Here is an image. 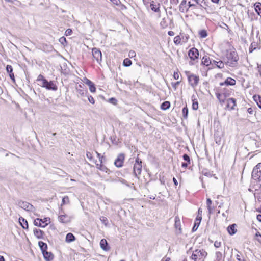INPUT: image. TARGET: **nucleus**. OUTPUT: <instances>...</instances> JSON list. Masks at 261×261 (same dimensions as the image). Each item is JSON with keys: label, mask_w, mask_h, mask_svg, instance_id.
<instances>
[{"label": "nucleus", "mask_w": 261, "mask_h": 261, "mask_svg": "<svg viewBox=\"0 0 261 261\" xmlns=\"http://www.w3.org/2000/svg\"><path fill=\"white\" fill-rule=\"evenodd\" d=\"M227 61L226 64L230 67H234L238 63L239 56L235 51L228 52L226 55Z\"/></svg>", "instance_id": "nucleus-1"}, {"label": "nucleus", "mask_w": 261, "mask_h": 261, "mask_svg": "<svg viewBox=\"0 0 261 261\" xmlns=\"http://www.w3.org/2000/svg\"><path fill=\"white\" fill-rule=\"evenodd\" d=\"M142 161L137 156L135 160V163L134 165V174L135 177L139 178V175L141 174L142 171Z\"/></svg>", "instance_id": "nucleus-2"}, {"label": "nucleus", "mask_w": 261, "mask_h": 261, "mask_svg": "<svg viewBox=\"0 0 261 261\" xmlns=\"http://www.w3.org/2000/svg\"><path fill=\"white\" fill-rule=\"evenodd\" d=\"M188 76V82L193 88L195 87L198 84L199 77L198 76L190 73V71H186Z\"/></svg>", "instance_id": "nucleus-3"}, {"label": "nucleus", "mask_w": 261, "mask_h": 261, "mask_svg": "<svg viewBox=\"0 0 261 261\" xmlns=\"http://www.w3.org/2000/svg\"><path fill=\"white\" fill-rule=\"evenodd\" d=\"M252 177L254 180L261 181V163H258L253 169Z\"/></svg>", "instance_id": "nucleus-4"}, {"label": "nucleus", "mask_w": 261, "mask_h": 261, "mask_svg": "<svg viewBox=\"0 0 261 261\" xmlns=\"http://www.w3.org/2000/svg\"><path fill=\"white\" fill-rule=\"evenodd\" d=\"M38 84L42 87L45 88L49 90L56 91L58 89L57 86L51 81L44 80L43 83Z\"/></svg>", "instance_id": "nucleus-5"}, {"label": "nucleus", "mask_w": 261, "mask_h": 261, "mask_svg": "<svg viewBox=\"0 0 261 261\" xmlns=\"http://www.w3.org/2000/svg\"><path fill=\"white\" fill-rule=\"evenodd\" d=\"M207 255V252L203 249H196L193 252L191 258L193 260L196 261L198 258L200 259L203 257H205Z\"/></svg>", "instance_id": "nucleus-6"}, {"label": "nucleus", "mask_w": 261, "mask_h": 261, "mask_svg": "<svg viewBox=\"0 0 261 261\" xmlns=\"http://www.w3.org/2000/svg\"><path fill=\"white\" fill-rule=\"evenodd\" d=\"M92 55L93 58L98 63H100L102 61V54L101 51L97 48H93L92 49Z\"/></svg>", "instance_id": "nucleus-7"}, {"label": "nucleus", "mask_w": 261, "mask_h": 261, "mask_svg": "<svg viewBox=\"0 0 261 261\" xmlns=\"http://www.w3.org/2000/svg\"><path fill=\"white\" fill-rule=\"evenodd\" d=\"M76 90L77 92V95L79 97H86L88 95L87 90L84 88L81 85H79L77 86L76 87Z\"/></svg>", "instance_id": "nucleus-8"}, {"label": "nucleus", "mask_w": 261, "mask_h": 261, "mask_svg": "<svg viewBox=\"0 0 261 261\" xmlns=\"http://www.w3.org/2000/svg\"><path fill=\"white\" fill-rule=\"evenodd\" d=\"M17 205L21 208L27 211H32L34 208L33 205L29 203L22 201H18Z\"/></svg>", "instance_id": "nucleus-9"}, {"label": "nucleus", "mask_w": 261, "mask_h": 261, "mask_svg": "<svg viewBox=\"0 0 261 261\" xmlns=\"http://www.w3.org/2000/svg\"><path fill=\"white\" fill-rule=\"evenodd\" d=\"M188 56L191 60L194 61L198 58L199 51L197 48L193 47L189 50Z\"/></svg>", "instance_id": "nucleus-10"}, {"label": "nucleus", "mask_w": 261, "mask_h": 261, "mask_svg": "<svg viewBox=\"0 0 261 261\" xmlns=\"http://www.w3.org/2000/svg\"><path fill=\"white\" fill-rule=\"evenodd\" d=\"M124 160V154L123 153H120L117 156L114 162V164L117 167H121L123 165Z\"/></svg>", "instance_id": "nucleus-11"}, {"label": "nucleus", "mask_w": 261, "mask_h": 261, "mask_svg": "<svg viewBox=\"0 0 261 261\" xmlns=\"http://www.w3.org/2000/svg\"><path fill=\"white\" fill-rule=\"evenodd\" d=\"M47 219V218H45L43 219L37 218L34 220V224L35 226L38 227H45L47 225L46 223Z\"/></svg>", "instance_id": "nucleus-12"}, {"label": "nucleus", "mask_w": 261, "mask_h": 261, "mask_svg": "<svg viewBox=\"0 0 261 261\" xmlns=\"http://www.w3.org/2000/svg\"><path fill=\"white\" fill-rule=\"evenodd\" d=\"M236 106V100L233 98H229L227 99L226 107L230 110H233Z\"/></svg>", "instance_id": "nucleus-13"}, {"label": "nucleus", "mask_w": 261, "mask_h": 261, "mask_svg": "<svg viewBox=\"0 0 261 261\" xmlns=\"http://www.w3.org/2000/svg\"><path fill=\"white\" fill-rule=\"evenodd\" d=\"M236 80L231 77H228L224 81V82L221 83L220 84L221 86L223 85H227V86H233L236 84Z\"/></svg>", "instance_id": "nucleus-14"}, {"label": "nucleus", "mask_w": 261, "mask_h": 261, "mask_svg": "<svg viewBox=\"0 0 261 261\" xmlns=\"http://www.w3.org/2000/svg\"><path fill=\"white\" fill-rule=\"evenodd\" d=\"M100 246L101 249L105 251H108L110 249L107 240L105 239L101 240Z\"/></svg>", "instance_id": "nucleus-15"}, {"label": "nucleus", "mask_w": 261, "mask_h": 261, "mask_svg": "<svg viewBox=\"0 0 261 261\" xmlns=\"http://www.w3.org/2000/svg\"><path fill=\"white\" fill-rule=\"evenodd\" d=\"M42 253L45 260L46 261H51L53 259L54 255L51 252H48L47 250H46Z\"/></svg>", "instance_id": "nucleus-16"}, {"label": "nucleus", "mask_w": 261, "mask_h": 261, "mask_svg": "<svg viewBox=\"0 0 261 261\" xmlns=\"http://www.w3.org/2000/svg\"><path fill=\"white\" fill-rule=\"evenodd\" d=\"M202 64L208 66L212 64V59H211L208 56H204L202 59Z\"/></svg>", "instance_id": "nucleus-17"}, {"label": "nucleus", "mask_w": 261, "mask_h": 261, "mask_svg": "<svg viewBox=\"0 0 261 261\" xmlns=\"http://www.w3.org/2000/svg\"><path fill=\"white\" fill-rule=\"evenodd\" d=\"M58 220L60 222L66 223L70 221L69 217L66 215H61L58 217Z\"/></svg>", "instance_id": "nucleus-18"}, {"label": "nucleus", "mask_w": 261, "mask_h": 261, "mask_svg": "<svg viewBox=\"0 0 261 261\" xmlns=\"http://www.w3.org/2000/svg\"><path fill=\"white\" fill-rule=\"evenodd\" d=\"M33 231L34 235L38 239H42L43 238L44 232L43 231L37 228H34Z\"/></svg>", "instance_id": "nucleus-19"}, {"label": "nucleus", "mask_w": 261, "mask_h": 261, "mask_svg": "<svg viewBox=\"0 0 261 261\" xmlns=\"http://www.w3.org/2000/svg\"><path fill=\"white\" fill-rule=\"evenodd\" d=\"M236 226L237 225L236 224H233L232 225H229L227 227V231L230 235H233L236 233V232H237V229H236Z\"/></svg>", "instance_id": "nucleus-20"}, {"label": "nucleus", "mask_w": 261, "mask_h": 261, "mask_svg": "<svg viewBox=\"0 0 261 261\" xmlns=\"http://www.w3.org/2000/svg\"><path fill=\"white\" fill-rule=\"evenodd\" d=\"M19 222L21 226L23 229L28 228V224L27 221L22 217H20L19 219Z\"/></svg>", "instance_id": "nucleus-21"}, {"label": "nucleus", "mask_w": 261, "mask_h": 261, "mask_svg": "<svg viewBox=\"0 0 261 261\" xmlns=\"http://www.w3.org/2000/svg\"><path fill=\"white\" fill-rule=\"evenodd\" d=\"M187 3H188V6L189 8L196 7V4L195 3H192L191 0H182L180 5L186 6Z\"/></svg>", "instance_id": "nucleus-22"}, {"label": "nucleus", "mask_w": 261, "mask_h": 261, "mask_svg": "<svg viewBox=\"0 0 261 261\" xmlns=\"http://www.w3.org/2000/svg\"><path fill=\"white\" fill-rule=\"evenodd\" d=\"M195 2V4L198 5L200 8L206 9L207 5L206 2H204V0H193Z\"/></svg>", "instance_id": "nucleus-23"}, {"label": "nucleus", "mask_w": 261, "mask_h": 261, "mask_svg": "<svg viewBox=\"0 0 261 261\" xmlns=\"http://www.w3.org/2000/svg\"><path fill=\"white\" fill-rule=\"evenodd\" d=\"M150 8L152 11L158 12L160 11V4H154V2H152L150 4Z\"/></svg>", "instance_id": "nucleus-24"}, {"label": "nucleus", "mask_w": 261, "mask_h": 261, "mask_svg": "<svg viewBox=\"0 0 261 261\" xmlns=\"http://www.w3.org/2000/svg\"><path fill=\"white\" fill-rule=\"evenodd\" d=\"M212 65H215L218 68L220 69H222L224 67V63L222 61H216L214 60H212Z\"/></svg>", "instance_id": "nucleus-25"}, {"label": "nucleus", "mask_w": 261, "mask_h": 261, "mask_svg": "<svg viewBox=\"0 0 261 261\" xmlns=\"http://www.w3.org/2000/svg\"><path fill=\"white\" fill-rule=\"evenodd\" d=\"M75 238L74 236L71 233H68L66 236V241L67 242H71L75 240Z\"/></svg>", "instance_id": "nucleus-26"}, {"label": "nucleus", "mask_w": 261, "mask_h": 261, "mask_svg": "<svg viewBox=\"0 0 261 261\" xmlns=\"http://www.w3.org/2000/svg\"><path fill=\"white\" fill-rule=\"evenodd\" d=\"M254 8L257 14L261 16V3L259 2L256 3L254 4Z\"/></svg>", "instance_id": "nucleus-27"}, {"label": "nucleus", "mask_w": 261, "mask_h": 261, "mask_svg": "<svg viewBox=\"0 0 261 261\" xmlns=\"http://www.w3.org/2000/svg\"><path fill=\"white\" fill-rule=\"evenodd\" d=\"M38 245L41 249L42 252L47 250V245L45 243H44L42 241H39L38 243Z\"/></svg>", "instance_id": "nucleus-28"}, {"label": "nucleus", "mask_w": 261, "mask_h": 261, "mask_svg": "<svg viewBox=\"0 0 261 261\" xmlns=\"http://www.w3.org/2000/svg\"><path fill=\"white\" fill-rule=\"evenodd\" d=\"M170 107V103L169 101H166L163 102L161 106V109L164 110L168 109Z\"/></svg>", "instance_id": "nucleus-29"}, {"label": "nucleus", "mask_w": 261, "mask_h": 261, "mask_svg": "<svg viewBox=\"0 0 261 261\" xmlns=\"http://www.w3.org/2000/svg\"><path fill=\"white\" fill-rule=\"evenodd\" d=\"M253 99L256 102L258 107L261 109V96L260 95H254Z\"/></svg>", "instance_id": "nucleus-30"}, {"label": "nucleus", "mask_w": 261, "mask_h": 261, "mask_svg": "<svg viewBox=\"0 0 261 261\" xmlns=\"http://www.w3.org/2000/svg\"><path fill=\"white\" fill-rule=\"evenodd\" d=\"M175 227L176 229H179L180 231L181 230L180 219L177 216L175 218Z\"/></svg>", "instance_id": "nucleus-31"}, {"label": "nucleus", "mask_w": 261, "mask_h": 261, "mask_svg": "<svg viewBox=\"0 0 261 261\" xmlns=\"http://www.w3.org/2000/svg\"><path fill=\"white\" fill-rule=\"evenodd\" d=\"M193 96H192V98ZM193 103H192V109L194 110H197L198 109V101L196 99H193Z\"/></svg>", "instance_id": "nucleus-32"}, {"label": "nucleus", "mask_w": 261, "mask_h": 261, "mask_svg": "<svg viewBox=\"0 0 261 261\" xmlns=\"http://www.w3.org/2000/svg\"><path fill=\"white\" fill-rule=\"evenodd\" d=\"M132 64V61L128 58H126L123 60V65L125 67H129Z\"/></svg>", "instance_id": "nucleus-33"}, {"label": "nucleus", "mask_w": 261, "mask_h": 261, "mask_svg": "<svg viewBox=\"0 0 261 261\" xmlns=\"http://www.w3.org/2000/svg\"><path fill=\"white\" fill-rule=\"evenodd\" d=\"M182 113L183 117L185 119H187L188 115V109L187 107L182 108Z\"/></svg>", "instance_id": "nucleus-34"}, {"label": "nucleus", "mask_w": 261, "mask_h": 261, "mask_svg": "<svg viewBox=\"0 0 261 261\" xmlns=\"http://www.w3.org/2000/svg\"><path fill=\"white\" fill-rule=\"evenodd\" d=\"M255 239L258 243H261V234L259 232L257 231L255 235Z\"/></svg>", "instance_id": "nucleus-35"}, {"label": "nucleus", "mask_w": 261, "mask_h": 261, "mask_svg": "<svg viewBox=\"0 0 261 261\" xmlns=\"http://www.w3.org/2000/svg\"><path fill=\"white\" fill-rule=\"evenodd\" d=\"M199 34L201 38H205L207 36V32L204 30L200 31Z\"/></svg>", "instance_id": "nucleus-36"}, {"label": "nucleus", "mask_w": 261, "mask_h": 261, "mask_svg": "<svg viewBox=\"0 0 261 261\" xmlns=\"http://www.w3.org/2000/svg\"><path fill=\"white\" fill-rule=\"evenodd\" d=\"M44 80H46L42 74H39L37 77V81L42 83L44 82Z\"/></svg>", "instance_id": "nucleus-37"}, {"label": "nucleus", "mask_w": 261, "mask_h": 261, "mask_svg": "<svg viewBox=\"0 0 261 261\" xmlns=\"http://www.w3.org/2000/svg\"><path fill=\"white\" fill-rule=\"evenodd\" d=\"M174 42L175 44H178L181 42V38L179 36H177L174 38Z\"/></svg>", "instance_id": "nucleus-38"}, {"label": "nucleus", "mask_w": 261, "mask_h": 261, "mask_svg": "<svg viewBox=\"0 0 261 261\" xmlns=\"http://www.w3.org/2000/svg\"><path fill=\"white\" fill-rule=\"evenodd\" d=\"M6 71L8 74L13 72V67L11 65H7L6 66Z\"/></svg>", "instance_id": "nucleus-39"}, {"label": "nucleus", "mask_w": 261, "mask_h": 261, "mask_svg": "<svg viewBox=\"0 0 261 261\" xmlns=\"http://www.w3.org/2000/svg\"><path fill=\"white\" fill-rule=\"evenodd\" d=\"M189 8V7L187 8L185 6L179 5V11L181 12H187Z\"/></svg>", "instance_id": "nucleus-40"}, {"label": "nucleus", "mask_w": 261, "mask_h": 261, "mask_svg": "<svg viewBox=\"0 0 261 261\" xmlns=\"http://www.w3.org/2000/svg\"><path fill=\"white\" fill-rule=\"evenodd\" d=\"M89 90L91 92H95L96 91V88L95 85L93 83L91 85L89 86Z\"/></svg>", "instance_id": "nucleus-41"}, {"label": "nucleus", "mask_w": 261, "mask_h": 261, "mask_svg": "<svg viewBox=\"0 0 261 261\" xmlns=\"http://www.w3.org/2000/svg\"><path fill=\"white\" fill-rule=\"evenodd\" d=\"M183 159L186 161L187 163H188L189 164H190V158L189 157V156L187 154H184L183 155Z\"/></svg>", "instance_id": "nucleus-42"}, {"label": "nucleus", "mask_w": 261, "mask_h": 261, "mask_svg": "<svg viewBox=\"0 0 261 261\" xmlns=\"http://www.w3.org/2000/svg\"><path fill=\"white\" fill-rule=\"evenodd\" d=\"M86 97H88V99L89 102H90L92 104L95 103V100L92 96L87 95Z\"/></svg>", "instance_id": "nucleus-43"}, {"label": "nucleus", "mask_w": 261, "mask_h": 261, "mask_svg": "<svg viewBox=\"0 0 261 261\" xmlns=\"http://www.w3.org/2000/svg\"><path fill=\"white\" fill-rule=\"evenodd\" d=\"M100 221L103 223L105 225H106L108 223V219L106 217L102 216L100 218Z\"/></svg>", "instance_id": "nucleus-44"}, {"label": "nucleus", "mask_w": 261, "mask_h": 261, "mask_svg": "<svg viewBox=\"0 0 261 261\" xmlns=\"http://www.w3.org/2000/svg\"><path fill=\"white\" fill-rule=\"evenodd\" d=\"M69 198L68 196H64L63 199H62V204H66V203H68L69 202Z\"/></svg>", "instance_id": "nucleus-45"}, {"label": "nucleus", "mask_w": 261, "mask_h": 261, "mask_svg": "<svg viewBox=\"0 0 261 261\" xmlns=\"http://www.w3.org/2000/svg\"><path fill=\"white\" fill-rule=\"evenodd\" d=\"M59 42L62 44L65 45V43L67 42L65 37H62L59 39Z\"/></svg>", "instance_id": "nucleus-46"}, {"label": "nucleus", "mask_w": 261, "mask_h": 261, "mask_svg": "<svg viewBox=\"0 0 261 261\" xmlns=\"http://www.w3.org/2000/svg\"><path fill=\"white\" fill-rule=\"evenodd\" d=\"M109 101L112 104L116 105L117 100L116 98L112 97L109 99Z\"/></svg>", "instance_id": "nucleus-47"}, {"label": "nucleus", "mask_w": 261, "mask_h": 261, "mask_svg": "<svg viewBox=\"0 0 261 261\" xmlns=\"http://www.w3.org/2000/svg\"><path fill=\"white\" fill-rule=\"evenodd\" d=\"M100 170L103 171V172H105L106 173H107L109 171V169L106 167V166H104V165H102L100 167Z\"/></svg>", "instance_id": "nucleus-48"}, {"label": "nucleus", "mask_w": 261, "mask_h": 261, "mask_svg": "<svg viewBox=\"0 0 261 261\" xmlns=\"http://www.w3.org/2000/svg\"><path fill=\"white\" fill-rule=\"evenodd\" d=\"M72 33V31L71 29H68L66 30L65 32V35L66 36H70L71 35Z\"/></svg>", "instance_id": "nucleus-49"}, {"label": "nucleus", "mask_w": 261, "mask_h": 261, "mask_svg": "<svg viewBox=\"0 0 261 261\" xmlns=\"http://www.w3.org/2000/svg\"><path fill=\"white\" fill-rule=\"evenodd\" d=\"M216 96L218 100H219V98H221V99H225V98L223 97V95L221 93H216Z\"/></svg>", "instance_id": "nucleus-50"}, {"label": "nucleus", "mask_w": 261, "mask_h": 261, "mask_svg": "<svg viewBox=\"0 0 261 261\" xmlns=\"http://www.w3.org/2000/svg\"><path fill=\"white\" fill-rule=\"evenodd\" d=\"M202 220V216H200V215H198L196 219V221H198L197 222V224H198V226H199V224L200 223V222Z\"/></svg>", "instance_id": "nucleus-51"}, {"label": "nucleus", "mask_w": 261, "mask_h": 261, "mask_svg": "<svg viewBox=\"0 0 261 261\" xmlns=\"http://www.w3.org/2000/svg\"><path fill=\"white\" fill-rule=\"evenodd\" d=\"M221 243L218 241H216L214 243V246L216 248H219L221 246Z\"/></svg>", "instance_id": "nucleus-52"}, {"label": "nucleus", "mask_w": 261, "mask_h": 261, "mask_svg": "<svg viewBox=\"0 0 261 261\" xmlns=\"http://www.w3.org/2000/svg\"><path fill=\"white\" fill-rule=\"evenodd\" d=\"M85 83L86 85H87L88 86L90 85H91L93 82L92 81H91L90 80L87 79V78H85Z\"/></svg>", "instance_id": "nucleus-53"}, {"label": "nucleus", "mask_w": 261, "mask_h": 261, "mask_svg": "<svg viewBox=\"0 0 261 261\" xmlns=\"http://www.w3.org/2000/svg\"><path fill=\"white\" fill-rule=\"evenodd\" d=\"M114 5L118 6L120 3V0H110Z\"/></svg>", "instance_id": "nucleus-54"}, {"label": "nucleus", "mask_w": 261, "mask_h": 261, "mask_svg": "<svg viewBox=\"0 0 261 261\" xmlns=\"http://www.w3.org/2000/svg\"><path fill=\"white\" fill-rule=\"evenodd\" d=\"M9 75L10 79L12 80V81L14 83L15 82V76H14V74L13 72L9 74Z\"/></svg>", "instance_id": "nucleus-55"}, {"label": "nucleus", "mask_w": 261, "mask_h": 261, "mask_svg": "<svg viewBox=\"0 0 261 261\" xmlns=\"http://www.w3.org/2000/svg\"><path fill=\"white\" fill-rule=\"evenodd\" d=\"M198 227L199 226H198L197 222H195V224H194V226L192 228V231H195L197 229Z\"/></svg>", "instance_id": "nucleus-56"}, {"label": "nucleus", "mask_w": 261, "mask_h": 261, "mask_svg": "<svg viewBox=\"0 0 261 261\" xmlns=\"http://www.w3.org/2000/svg\"><path fill=\"white\" fill-rule=\"evenodd\" d=\"M173 77L175 80H177L179 77V74L177 72H174Z\"/></svg>", "instance_id": "nucleus-57"}, {"label": "nucleus", "mask_w": 261, "mask_h": 261, "mask_svg": "<svg viewBox=\"0 0 261 261\" xmlns=\"http://www.w3.org/2000/svg\"><path fill=\"white\" fill-rule=\"evenodd\" d=\"M207 207L208 209V214L211 215L213 213V210L214 208L213 207H212L211 205L207 206Z\"/></svg>", "instance_id": "nucleus-58"}, {"label": "nucleus", "mask_w": 261, "mask_h": 261, "mask_svg": "<svg viewBox=\"0 0 261 261\" xmlns=\"http://www.w3.org/2000/svg\"><path fill=\"white\" fill-rule=\"evenodd\" d=\"M86 156L87 158L89 159L90 160H91L92 159V155L90 152H87L86 153Z\"/></svg>", "instance_id": "nucleus-59"}, {"label": "nucleus", "mask_w": 261, "mask_h": 261, "mask_svg": "<svg viewBox=\"0 0 261 261\" xmlns=\"http://www.w3.org/2000/svg\"><path fill=\"white\" fill-rule=\"evenodd\" d=\"M136 55V53L133 50H130L129 52V56L131 58L135 56Z\"/></svg>", "instance_id": "nucleus-60"}, {"label": "nucleus", "mask_w": 261, "mask_h": 261, "mask_svg": "<svg viewBox=\"0 0 261 261\" xmlns=\"http://www.w3.org/2000/svg\"><path fill=\"white\" fill-rule=\"evenodd\" d=\"M179 83L180 81H177L176 83H172V85L173 88H174L175 90L176 89V86H178L179 84Z\"/></svg>", "instance_id": "nucleus-61"}, {"label": "nucleus", "mask_w": 261, "mask_h": 261, "mask_svg": "<svg viewBox=\"0 0 261 261\" xmlns=\"http://www.w3.org/2000/svg\"><path fill=\"white\" fill-rule=\"evenodd\" d=\"M212 203V200L210 198H207L206 199V205L207 206H210Z\"/></svg>", "instance_id": "nucleus-62"}, {"label": "nucleus", "mask_w": 261, "mask_h": 261, "mask_svg": "<svg viewBox=\"0 0 261 261\" xmlns=\"http://www.w3.org/2000/svg\"><path fill=\"white\" fill-rule=\"evenodd\" d=\"M247 112L249 113L250 114H253L254 111L252 108H249L247 109Z\"/></svg>", "instance_id": "nucleus-63"}, {"label": "nucleus", "mask_w": 261, "mask_h": 261, "mask_svg": "<svg viewBox=\"0 0 261 261\" xmlns=\"http://www.w3.org/2000/svg\"><path fill=\"white\" fill-rule=\"evenodd\" d=\"M257 67L258 68V72L259 73V75L261 76V64L260 65L258 64Z\"/></svg>", "instance_id": "nucleus-64"}]
</instances>
